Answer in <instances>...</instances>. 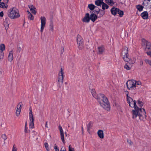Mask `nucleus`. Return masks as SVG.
Segmentation results:
<instances>
[{"label":"nucleus","mask_w":151,"mask_h":151,"mask_svg":"<svg viewBox=\"0 0 151 151\" xmlns=\"http://www.w3.org/2000/svg\"><path fill=\"white\" fill-rule=\"evenodd\" d=\"M1 138L4 139V140H6L7 138L5 134H4L2 135Z\"/></svg>","instance_id":"ea45409f"},{"label":"nucleus","mask_w":151,"mask_h":151,"mask_svg":"<svg viewBox=\"0 0 151 151\" xmlns=\"http://www.w3.org/2000/svg\"><path fill=\"white\" fill-rule=\"evenodd\" d=\"M143 41H145V44L146 45V48H145V50L147 49L149 50L148 52H146V53L147 55L150 56L151 58V44L150 43L146 41L145 39L142 40Z\"/></svg>","instance_id":"6e6552de"},{"label":"nucleus","mask_w":151,"mask_h":151,"mask_svg":"<svg viewBox=\"0 0 151 151\" xmlns=\"http://www.w3.org/2000/svg\"><path fill=\"white\" fill-rule=\"evenodd\" d=\"M65 84H66V85L67 84V82H65Z\"/></svg>","instance_id":"338daca9"},{"label":"nucleus","mask_w":151,"mask_h":151,"mask_svg":"<svg viewBox=\"0 0 151 151\" xmlns=\"http://www.w3.org/2000/svg\"><path fill=\"white\" fill-rule=\"evenodd\" d=\"M105 2L110 5L113 6L114 4L113 0H105Z\"/></svg>","instance_id":"bb28decb"},{"label":"nucleus","mask_w":151,"mask_h":151,"mask_svg":"<svg viewBox=\"0 0 151 151\" xmlns=\"http://www.w3.org/2000/svg\"><path fill=\"white\" fill-rule=\"evenodd\" d=\"M10 23L9 18L8 17H6L4 20V25L6 30L9 28V26Z\"/></svg>","instance_id":"f8f14e48"},{"label":"nucleus","mask_w":151,"mask_h":151,"mask_svg":"<svg viewBox=\"0 0 151 151\" xmlns=\"http://www.w3.org/2000/svg\"><path fill=\"white\" fill-rule=\"evenodd\" d=\"M71 129H74V127H72L71 128Z\"/></svg>","instance_id":"69168bd1"},{"label":"nucleus","mask_w":151,"mask_h":151,"mask_svg":"<svg viewBox=\"0 0 151 151\" xmlns=\"http://www.w3.org/2000/svg\"><path fill=\"white\" fill-rule=\"evenodd\" d=\"M127 95V103L129 104V106L131 107H134V110H137L139 108L137 106L136 101H134L133 99L128 96V92L127 91L126 93Z\"/></svg>","instance_id":"20e7f679"},{"label":"nucleus","mask_w":151,"mask_h":151,"mask_svg":"<svg viewBox=\"0 0 151 151\" xmlns=\"http://www.w3.org/2000/svg\"><path fill=\"white\" fill-rule=\"evenodd\" d=\"M125 50H126V52H124L125 55L123 58L124 61L127 62V63H128L130 65L134 64L135 62L134 61L128 58V55H127L128 51V48L127 47H126L125 48Z\"/></svg>","instance_id":"0eeeda50"},{"label":"nucleus","mask_w":151,"mask_h":151,"mask_svg":"<svg viewBox=\"0 0 151 151\" xmlns=\"http://www.w3.org/2000/svg\"><path fill=\"white\" fill-rule=\"evenodd\" d=\"M63 70L62 68H61L60 70L58 73V82L59 83V86H60V85L62 84L63 81V78L64 76L63 75L64 72L63 71Z\"/></svg>","instance_id":"39448f33"},{"label":"nucleus","mask_w":151,"mask_h":151,"mask_svg":"<svg viewBox=\"0 0 151 151\" xmlns=\"http://www.w3.org/2000/svg\"><path fill=\"white\" fill-rule=\"evenodd\" d=\"M54 148L55 150V151H59V149L57 145L55 144L54 145Z\"/></svg>","instance_id":"c03bdc74"},{"label":"nucleus","mask_w":151,"mask_h":151,"mask_svg":"<svg viewBox=\"0 0 151 151\" xmlns=\"http://www.w3.org/2000/svg\"><path fill=\"white\" fill-rule=\"evenodd\" d=\"M44 145L45 147L46 148L48 147V145L47 142H45L44 144Z\"/></svg>","instance_id":"3c124183"},{"label":"nucleus","mask_w":151,"mask_h":151,"mask_svg":"<svg viewBox=\"0 0 151 151\" xmlns=\"http://www.w3.org/2000/svg\"><path fill=\"white\" fill-rule=\"evenodd\" d=\"M36 8L34 7V9L31 8V10H30L31 12L34 14H36V12L35 11Z\"/></svg>","instance_id":"e433bc0d"},{"label":"nucleus","mask_w":151,"mask_h":151,"mask_svg":"<svg viewBox=\"0 0 151 151\" xmlns=\"http://www.w3.org/2000/svg\"><path fill=\"white\" fill-rule=\"evenodd\" d=\"M105 14V11L101 9V11H100V14L99 15V17H101L103 16L104 15V14Z\"/></svg>","instance_id":"f704fd0d"},{"label":"nucleus","mask_w":151,"mask_h":151,"mask_svg":"<svg viewBox=\"0 0 151 151\" xmlns=\"http://www.w3.org/2000/svg\"><path fill=\"white\" fill-rule=\"evenodd\" d=\"M141 16L144 19H147L148 18V13L147 11H145L142 13Z\"/></svg>","instance_id":"a211bd4d"},{"label":"nucleus","mask_w":151,"mask_h":151,"mask_svg":"<svg viewBox=\"0 0 151 151\" xmlns=\"http://www.w3.org/2000/svg\"><path fill=\"white\" fill-rule=\"evenodd\" d=\"M78 47L79 50H82L84 48L83 43H81L80 44H78Z\"/></svg>","instance_id":"2f4dec72"},{"label":"nucleus","mask_w":151,"mask_h":151,"mask_svg":"<svg viewBox=\"0 0 151 151\" xmlns=\"http://www.w3.org/2000/svg\"><path fill=\"white\" fill-rule=\"evenodd\" d=\"M145 61L146 63H148L151 66V61L150 60L148 59H145Z\"/></svg>","instance_id":"a19ab883"},{"label":"nucleus","mask_w":151,"mask_h":151,"mask_svg":"<svg viewBox=\"0 0 151 151\" xmlns=\"http://www.w3.org/2000/svg\"><path fill=\"white\" fill-rule=\"evenodd\" d=\"M102 9L104 10L105 9H107L109 7V6L106 4L104 2L103 3L102 5Z\"/></svg>","instance_id":"a878e982"},{"label":"nucleus","mask_w":151,"mask_h":151,"mask_svg":"<svg viewBox=\"0 0 151 151\" xmlns=\"http://www.w3.org/2000/svg\"><path fill=\"white\" fill-rule=\"evenodd\" d=\"M140 65H142L143 64V62L142 61H141L140 62Z\"/></svg>","instance_id":"13d9d810"},{"label":"nucleus","mask_w":151,"mask_h":151,"mask_svg":"<svg viewBox=\"0 0 151 151\" xmlns=\"http://www.w3.org/2000/svg\"><path fill=\"white\" fill-rule=\"evenodd\" d=\"M127 142L130 145H132L133 144L132 142L130 140L127 139Z\"/></svg>","instance_id":"79ce46f5"},{"label":"nucleus","mask_w":151,"mask_h":151,"mask_svg":"<svg viewBox=\"0 0 151 151\" xmlns=\"http://www.w3.org/2000/svg\"><path fill=\"white\" fill-rule=\"evenodd\" d=\"M22 102H20L17 106V109L16 111V114L17 116H18L20 114L22 106Z\"/></svg>","instance_id":"9b49d317"},{"label":"nucleus","mask_w":151,"mask_h":151,"mask_svg":"<svg viewBox=\"0 0 151 151\" xmlns=\"http://www.w3.org/2000/svg\"><path fill=\"white\" fill-rule=\"evenodd\" d=\"M23 46L24 44L22 43H21V44H20V43H19L18 45L17 51L18 52H20L22 48L23 47Z\"/></svg>","instance_id":"aec40b11"},{"label":"nucleus","mask_w":151,"mask_h":151,"mask_svg":"<svg viewBox=\"0 0 151 151\" xmlns=\"http://www.w3.org/2000/svg\"><path fill=\"white\" fill-rule=\"evenodd\" d=\"M50 30H51L52 31L53 30V22L52 21H50Z\"/></svg>","instance_id":"72a5a7b5"},{"label":"nucleus","mask_w":151,"mask_h":151,"mask_svg":"<svg viewBox=\"0 0 151 151\" xmlns=\"http://www.w3.org/2000/svg\"><path fill=\"white\" fill-rule=\"evenodd\" d=\"M92 96L97 100L101 106L104 109L108 111L110 109L109 103L106 97L103 94H99L96 95L95 89H92L91 90Z\"/></svg>","instance_id":"f257e3e1"},{"label":"nucleus","mask_w":151,"mask_h":151,"mask_svg":"<svg viewBox=\"0 0 151 151\" xmlns=\"http://www.w3.org/2000/svg\"><path fill=\"white\" fill-rule=\"evenodd\" d=\"M132 118L135 119L137 120L139 119L142 120L147 116L145 109L143 108H139L137 110H132Z\"/></svg>","instance_id":"f03ea898"},{"label":"nucleus","mask_w":151,"mask_h":151,"mask_svg":"<svg viewBox=\"0 0 151 151\" xmlns=\"http://www.w3.org/2000/svg\"><path fill=\"white\" fill-rule=\"evenodd\" d=\"M34 127V122H30L29 128H30L32 129Z\"/></svg>","instance_id":"c9c22d12"},{"label":"nucleus","mask_w":151,"mask_h":151,"mask_svg":"<svg viewBox=\"0 0 151 151\" xmlns=\"http://www.w3.org/2000/svg\"><path fill=\"white\" fill-rule=\"evenodd\" d=\"M88 7L91 11H93L94 9L95 6L92 4H89L88 6Z\"/></svg>","instance_id":"393cba45"},{"label":"nucleus","mask_w":151,"mask_h":151,"mask_svg":"<svg viewBox=\"0 0 151 151\" xmlns=\"http://www.w3.org/2000/svg\"><path fill=\"white\" fill-rule=\"evenodd\" d=\"M127 88L130 90H135V83H134V81L128 80L126 83Z\"/></svg>","instance_id":"423d86ee"},{"label":"nucleus","mask_w":151,"mask_h":151,"mask_svg":"<svg viewBox=\"0 0 151 151\" xmlns=\"http://www.w3.org/2000/svg\"><path fill=\"white\" fill-rule=\"evenodd\" d=\"M119 10V9L114 7H112L111 10V14L114 15H115L118 12L117 11Z\"/></svg>","instance_id":"dca6fc26"},{"label":"nucleus","mask_w":151,"mask_h":151,"mask_svg":"<svg viewBox=\"0 0 151 151\" xmlns=\"http://www.w3.org/2000/svg\"><path fill=\"white\" fill-rule=\"evenodd\" d=\"M65 136H67V134L66 132H65Z\"/></svg>","instance_id":"e2e57ef3"},{"label":"nucleus","mask_w":151,"mask_h":151,"mask_svg":"<svg viewBox=\"0 0 151 151\" xmlns=\"http://www.w3.org/2000/svg\"><path fill=\"white\" fill-rule=\"evenodd\" d=\"M29 117L30 122H34V119L33 117V115H31V116H29Z\"/></svg>","instance_id":"58836bf2"},{"label":"nucleus","mask_w":151,"mask_h":151,"mask_svg":"<svg viewBox=\"0 0 151 151\" xmlns=\"http://www.w3.org/2000/svg\"><path fill=\"white\" fill-rule=\"evenodd\" d=\"M24 132L25 133H27V127H25V129H24Z\"/></svg>","instance_id":"6e6d98bb"},{"label":"nucleus","mask_w":151,"mask_h":151,"mask_svg":"<svg viewBox=\"0 0 151 151\" xmlns=\"http://www.w3.org/2000/svg\"><path fill=\"white\" fill-rule=\"evenodd\" d=\"M40 19L41 20L40 32H42L46 24V18L44 17H41Z\"/></svg>","instance_id":"1a4fd4ad"},{"label":"nucleus","mask_w":151,"mask_h":151,"mask_svg":"<svg viewBox=\"0 0 151 151\" xmlns=\"http://www.w3.org/2000/svg\"><path fill=\"white\" fill-rule=\"evenodd\" d=\"M93 124V122H92L91 121L87 125V130L88 132H89L90 129L92 127Z\"/></svg>","instance_id":"5701e85b"},{"label":"nucleus","mask_w":151,"mask_h":151,"mask_svg":"<svg viewBox=\"0 0 151 151\" xmlns=\"http://www.w3.org/2000/svg\"><path fill=\"white\" fill-rule=\"evenodd\" d=\"M8 16L11 19H14L20 17L19 10L15 7H13L10 9L8 14Z\"/></svg>","instance_id":"7ed1b4c3"},{"label":"nucleus","mask_w":151,"mask_h":151,"mask_svg":"<svg viewBox=\"0 0 151 151\" xmlns=\"http://www.w3.org/2000/svg\"><path fill=\"white\" fill-rule=\"evenodd\" d=\"M13 50H11L10 51L9 54L8 55V59L9 61L10 62H11L13 60Z\"/></svg>","instance_id":"2eb2a0df"},{"label":"nucleus","mask_w":151,"mask_h":151,"mask_svg":"<svg viewBox=\"0 0 151 151\" xmlns=\"http://www.w3.org/2000/svg\"><path fill=\"white\" fill-rule=\"evenodd\" d=\"M70 145L69 146V151H74V149L70 147Z\"/></svg>","instance_id":"49530a36"},{"label":"nucleus","mask_w":151,"mask_h":151,"mask_svg":"<svg viewBox=\"0 0 151 151\" xmlns=\"http://www.w3.org/2000/svg\"><path fill=\"white\" fill-rule=\"evenodd\" d=\"M77 44H80L83 43V40L81 36L78 35L77 36Z\"/></svg>","instance_id":"f3484780"},{"label":"nucleus","mask_w":151,"mask_h":151,"mask_svg":"<svg viewBox=\"0 0 151 151\" xmlns=\"http://www.w3.org/2000/svg\"><path fill=\"white\" fill-rule=\"evenodd\" d=\"M47 122H46V124H45V127H46L47 128H48V126H47Z\"/></svg>","instance_id":"4d7b16f0"},{"label":"nucleus","mask_w":151,"mask_h":151,"mask_svg":"<svg viewBox=\"0 0 151 151\" xmlns=\"http://www.w3.org/2000/svg\"><path fill=\"white\" fill-rule=\"evenodd\" d=\"M27 12L28 13V14H29V12H30L29 11H27Z\"/></svg>","instance_id":"0e129e2a"},{"label":"nucleus","mask_w":151,"mask_h":151,"mask_svg":"<svg viewBox=\"0 0 151 151\" xmlns=\"http://www.w3.org/2000/svg\"><path fill=\"white\" fill-rule=\"evenodd\" d=\"M6 1L5 2L6 3H7L9 1V0H6Z\"/></svg>","instance_id":"680f3d73"},{"label":"nucleus","mask_w":151,"mask_h":151,"mask_svg":"<svg viewBox=\"0 0 151 151\" xmlns=\"http://www.w3.org/2000/svg\"><path fill=\"white\" fill-rule=\"evenodd\" d=\"M81 129H82V134H83V127L82 126L81 127Z\"/></svg>","instance_id":"bf43d9fd"},{"label":"nucleus","mask_w":151,"mask_h":151,"mask_svg":"<svg viewBox=\"0 0 151 151\" xmlns=\"http://www.w3.org/2000/svg\"><path fill=\"white\" fill-rule=\"evenodd\" d=\"M60 151H66L65 148L64 147H62Z\"/></svg>","instance_id":"603ef678"},{"label":"nucleus","mask_w":151,"mask_h":151,"mask_svg":"<svg viewBox=\"0 0 151 151\" xmlns=\"http://www.w3.org/2000/svg\"><path fill=\"white\" fill-rule=\"evenodd\" d=\"M59 129L60 132V137L63 143H65V139L64 135V132L62 126L59 125L58 127Z\"/></svg>","instance_id":"9d476101"},{"label":"nucleus","mask_w":151,"mask_h":151,"mask_svg":"<svg viewBox=\"0 0 151 151\" xmlns=\"http://www.w3.org/2000/svg\"><path fill=\"white\" fill-rule=\"evenodd\" d=\"M26 126H27V122H26V123H25V127H26Z\"/></svg>","instance_id":"774afa93"},{"label":"nucleus","mask_w":151,"mask_h":151,"mask_svg":"<svg viewBox=\"0 0 151 151\" xmlns=\"http://www.w3.org/2000/svg\"><path fill=\"white\" fill-rule=\"evenodd\" d=\"M98 18V16L94 13L91 14L90 16V18L93 22H94Z\"/></svg>","instance_id":"4468645a"},{"label":"nucleus","mask_w":151,"mask_h":151,"mask_svg":"<svg viewBox=\"0 0 151 151\" xmlns=\"http://www.w3.org/2000/svg\"><path fill=\"white\" fill-rule=\"evenodd\" d=\"M97 134L99 138L101 139L104 138V137L103 131L102 130H99L97 132Z\"/></svg>","instance_id":"6ab92c4d"},{"label":"nucleus","mask_w":151,"mask_h":151,"mask_svg":"<svg viewBox=\"0 0 151 151\" xmlns=\"http://www.w3.org/2000/svg\"><path fill=\"white\" fill-rule=\"evenodd\" d=\"M5 46L4 44H1L0 45V50L3 52L5 50Z\"/></svg>","instance_id":"c756f323"},{"label":"nucleus","mask_w":151,"mask_h":151,"mask_svg":"<svg viewBox=\"0 0 151 151\" xmlns=\"http://www.w3.org/2000/svg\"><path fill=\"white\" fill-rule=\"evenodd\" d=\"M101 9H100L99 11H96V12H94L96 14H100V11H101Z\"/></svg>","instance_id":"5fc2aeb1"},{"label":"nucleus","mask_w":151,"mask_h":151,"mask_svg":"<svg viewBox=\"0 0 151 151\" xmlns=\"http://www.w3.org/2000/svg\"><path fill=\"white\" fill-rule=\"evenodd\" d=\"M103 3V0H96L95 1V4L97 6H101Z\"/></svg>","instance_id":"4be33fe9"},{"label":"nucleus","mask_w":151,"mask_h":151,"mask_svg":"<svg viewBox=\"0 0 151 151\" xmlns=\"http://www.w3.org/2000/svg\"><path fill=\"white\" fill-rule=\"evenodd\" d=\"M4 16L3 12L2 11L0 12V16L1 17H3Z\"/></svg>","instance_id":"864d4df0"},{"label":"nucleus","mask_w":151,"mask_h":151,"mask_svg":"<svg viewBox=\"0 0 151 151\" xmlns=\"http://www.w3.org/2000/svg\"><path fill=\"white\" fill-rule=\"evenodd\" d=\"M129 63H126L125 65L124 66V68L126 69L127 70H130L131 69V68L129 66Z\"/></svg>","instance_id":"473e14b6"},{"label":"nucleus","mask_w":151,"mask_h":151,"mask_svg":"<svg viewBox=\"0 0 151 151\" xmlns=\"http://www.w3.org/2000/svg\"><path fill=\"white\" fill-rule=\"evenodd\" d=\"M98 54L99 55L102 54L104 52V49L103 46H100L98 47Z\"/></svg>","instance_id":"412c9836"},{"label":"nucleus","mask_w":151,"mask_h":151,"mask_svg":"<svg viewBox=\"0 0 151 151\" xmlns=\"http://www.w3.org/2000/svg\"><path fill=\"white\" fill-rule=\"evenodd\" d=\"M47 151H50V149L49 147L46 148Z\"/></svg>","instance_id":"052dcab7"},{"label":"nucleus","mask_w":151,"mask_h":151,"mask_svg":"<svg viewBox=\"0 0 151 151\" xmlns=\"http://www.w3.org/2000/svg\"><path fill=\"white\" fill-rule=\"evenodd\" d=\"M136 8L139 12L142 11L143 10V8H144V6H142L140 5H136Z\"/></svg>","instance_id":"cd10ccee"},{"label":"nucleus","mask_w":151,"mask_h":151,"mask_svg":"<svg viewBox=\"0 0 151 151\" xmlns=\"http://www.w3.org/2000/svg\"><path fill=\"white\" fill-rule=\"evenodd\" d=\"M138 104L141 107H142L143 105V103L139 101V100H138Z\"/></svg>","instance_id":"37998d69"},{"label":"nucleus","mask_w":151,"mask_h":151,"mask_svg":"<svg viewBox=\"0 0 151 151\" xmlns=\"http://www.w3.org/2000/svg\"><path fill=\"white\" fill-rule=\"evenodd\" d=\"M100 9L97 6H95V7L94 9L95 12L97 11H99Z\"/></svg>","instance_id":"09e8293b"},{"label":"nucleus","mask_w":151,"mask_h":151,"mask_svg":"<svg viewBox=\"0 0 151 151\" xmlns=\"http://www.w3.org/2000/svg\"><path fill=\"white\" fill-rule=\"evenodd\" d=\"M134 83H135V88L136 89V88L137 87V86L141 85V82L139 81L136 82L134 81Z\"/></svg>","instance_id":"4c0bfd02"},{"label":"nucleus","mask_w":151,"mask_h":151,"mask_svg":"<svg viewBox=\"0 0 151 151\" xmlns=\"http://www.w3.org/2000/svg\"><path fill=\"white\" fill-rule=\"evenodd\" d=\"M117 12H117V13H118L119 15V16L120 17H122L124 15L123 11L120 10L119 9V10H118Z\"/></svg>","instance_id":"c85d7f7f"},{"label":"nucleus","mask_w":151,"mask_h":151,"mask_svg":"<svg viewBox=\"0 0 151 151\" xmlns=\"http://www.w3.org/2000/svg\"><path fill=\"white\" fill-rule=\"evenodd\" d=\"M17 151V148L14 147V145L13 148L12 150V151Z\"/></svg>","instance_id":"8fccbe9b"},{"label":"nucleus","mask_w":151,"mask_h":151,"mask_svg":"<svg viewBox=\"0 0 151 151\" xmlns=\"http://www.w3.org/2000/svg\"><path fill=\"white\" fill-rule=\"evenodd\" d=\"M90 20L89 14L87 13L85 14L84 17L82 19V21L83 22L88 23Z\"/></svg>","instance_id":"ddd939ff"},{"label":"nucleus","mask_w":151,"mask_h":151,"mask_svg":"<svg viewBox=\"0 0 151 151\" xmlns=\"http://www.w3.org/2000/svg\"><path fill=\"white\" fill-rule=\"evenodd\" d=\"M28 18L31 20H33L34 19V16L30 12H29V14H28Z\"/></svg>","instance_id":"7c9ffc66"},{"label":"nucleus","mask_w":151,"mask_h":151,"mask_svg":"<svg viewBox=\"0 0 151 151\" xmlns=\"http://www.w3.org/2000/svg\"><path fill=\"white\" fill-rule=\"evenodd\" d=\"M28 6L30 10H31V8H32V9H34V7H35L34 6L32 5H29Z\"/></svg>","instance_id":"de8ad7c7"},{"label":"nucleus","mask_w":151,"mask_h":151,"mask_svg":"<svg viewBox=\"0 0 151 151\" xmlns=\"http://www.w3.org/2000/svg\"><path fill=\"white\" fill-rule=\"evenodd\" d=\"M31 115H33L32 108L31 107H30L29 108V116H31Z\"/></svg>","instance_id":"a18cd8bd"},{"label":"nucleus","mask_w":151,"mask_h":151,"mask_svg":"<svg viewBox=\"0 0 151 151\" xmlns=\"http://www.w3.org/2000/svg\"><path fill=\"white\" fill-rule=\"evenodd\" d=\"M8 6L3 2H0V7L2 8H7Z\"/></svg>","instance_id":"b1692460"}]
</instances>
